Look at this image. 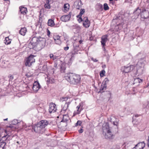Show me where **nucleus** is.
<instances>
[{"instance_id": "obj_1", "label": "nucleus", "mask_w": 149, "mask_h": 149, "mask_svg": "<svg viewBox=\"0 0 149 149\" xmlns=\"http://www.w3.org/2000/svg\"><path fill=\"white\" fill-rule=\"evenodd\" d=\"M65 79L71 84H77L81 79L80 75L73 73H68L65 74Z\"/></svg>"}, {"instance_id": "obj_2", "label": "nucleus", "mask_w": 149, "mask_h": 149, "mask_svg": "<svg viewBox=\"0 0 149 149\" xmlns=\"http://www.w3.org/2000/svg\"><path fill=\"white\" fill-rule=\"evenodd\" d=\"M48 124L49 122L47 120H42L36 125L33 129L36 132L42 133L45 131V128Z\"/></svg>"}, {"instance_id": "obj_3", "label": "nucleus", "mask_w": 149, "mask_h": 149, "mask_svg": "<svg viewBox=\"0 0 149 149\" xmlns=\"http://www.w3.org/2000/svg\"><path fill=\"white\" fill-rule=\"evenodd\" d=\"M102 130V134L106 139H112L114 138V135L111 132L108 123H104L103 124Z\"/></svg>"}, {"instance_id": "obj_4", "label": "nucleus", "mask_w": 149, "mask_h": 149, "mask_svg": "<svg viewBox=\"0 0 149 149\" xmlns=\"http://www.w3.org/2000/svg\"><path fill=\"white\" fill-rule=\"evenodd\" d=\"M45 41L46 40L45 38L40 37H34L32 38L31 43L34 47L40 45L41 47L42 48L44 46Z\"/></svg>"}, {"instance_id": "obj_5", "label": "nucleus", "mask_w": 149, "mask_h": 149, "mask_svg": "<svg viewBox=\"0 0 149 149\" xmlns=\"http://www.w3.org/2000/svg\"><path fill=\"white\" fill-rule=\"evenodd\" d=\"M116 22L117 26H116L115 29L116 31L121 29L123 28V25L124 24L122 16L116 17L115 19L113 20V22Z\"/></svg>"}, {"instance_id": "obj_6", "label": "nucleus", "mask_w": 149, "mask_h": 149, "mask_svg": "<svg viewBox=\"0 0 149 149\" xmlns=\"http://www.w3.org/2000/svg\"><path fill=\"white\" fill-rule=\"evenodd\" d=\"M135 68V66L131 65L129 66L122 67H121V70L122 72L126 73L131 71Z\"/></svg>"}, {"instance_id": "obj_7", "label": "nucleus", "mask_w": 149, "mask_h": 149, "mask_svg": "<svg viewBox=\"0 0 149 149\" xmlns=\"http://www.w3.org/2000/svg\"><path fill=\"white\" fill-rule=\"evenodd\" d=\"M34 56L33 55H31L28 58L25 63L26 66L30 67L32 63L35 62V59L34 58Z\"/></svg>"}, {"instance_id": "obj_8", "label": "nucleus", "mask_w": 149, "mask_h": 149, "mask_svg": "<svg viewBox=\"0 0 149 149\" xmlns=\"http://www.w3.org/2000/svg\"><path fill=\"white\" fill-rule=\"evenodd\" d=\"M108 40L107 36L105 35L103 36L101 38V42L102 45V49L104 51H105V46L106 45V43Z\"/></svg>"}, {"instance_id": "obj_9", "label": "nucleus", "mask_w": 149, "mask_h": 149, "mask_svg": "<svg viewBox=\"0 0 149 149\" xmlns=\"http://www.w3.org/2000/svg\"><path fill=\"white\" fill-rule=\"evenodd\" d=\"M49 106V112H56L57 111V107L56 104L54 103L53 102L50 103Z\"/></svg>"}, {"instance_id": "obj_10", "label": "nucleus", "mask_w": 149, "mask_h": 149, "mask_svg": "<svg viewBox=\"0 0 149 149\" xmlns=\"http://www.w3.org/2000/svg\"><path fill=\"white\" fill-rule=\"evenodd\" d=\"M73 46L74 47L73 50L71 52V56L72 58L74 56V55L77 53L78 51V49L79 48V46L78 44H77L76 43H73Z\"/></svg>"}, {"instance_id": "obj_11", "label": "nucleus", "mask_w": 149, "mask_h": 149, "mask_svg": "<svg viewBox=\"0 0 149 149\" xmlns=\"http://www.w3.org/2000/svg\"><path fill=\"white\" fill-rule=\"evenodd\" d=\"M32 88L34 91L37 92L40 88V86L38 82L35 81L33 83Z\"/></svg>"}, {"instance_id": "obj_12", "label": "nucleus", "mask_w": 149, "mask_h": 149, "mask_svg": "<svg viewBox=\"0 0 149 149\" xmlns=\"http://www.w3.org/2000/svg\"><path fill=\"white\" fill-rule=\"evenodd\" d=\"M145 146L144 142H139L136 144L132 149H143Z\"/></svg>"}, {"instance_id": "obj_13", "label": "nucleus", "mask_w": 149, "mask_h": 149, "mask_svg": "<svg viewBox=\"0 0 149 149\" xmlns=\"http://www.w3.org/2000/svg\"><path fill=\"white\" fill-rule=\"evenodd\" d=\"M141 18L144 19H147L149 17V12L145 10H143L141 13Z\"/></svg>"}, {"instance_id": "obj_14", "label": "nucleus", "mask_w": 149, "mask_h": 149, "mask_svg": "<svg viewBox=\"0 0 149 149\" xmlns=\"http://www.w3.org/2000/svg\"><path fill=\"white\" fill-rule=\"evenodd\" d=\"M83 24L84 27L86 28L90 26V22L88 20L87 17H85L84 18Z\"/></svg>"}, {"instance_id": "obj_15", "label": "nucleus", "mask_w": 149, "mask_h": 149, "mask_svg": "<svg viewBox=\"0 0 149 149\" xmlns=\"http://www.w3.org/2000/svg\"><path fill=\"white\" fill-rule=\"evenodd\" d=\"M141 10L139 8H137L136 9L134 12V14L135 15L134 18L136 19L138 17V16L141 13Z\"/></svg>"}, {"instance_id": "obj_16", "label": "nucleus", "mask_w": 149, "mask_h": 149, "mask_svg": "<svg viewBox=\"0 0 149 149\" xmlns=\"http://www.w3.org/2000/svg\"><path fill=\"white\" fill-rule=\"evenodd\" d=\"M141 64L140 63H139L137 64V67L138 68L137 70V72L139 74H141L142 73L143 70V65L141 64V66H139H139Z\"/></svg>"}, {"instance_id": "obj_17", "label": "nucleus", "mask_w": 149, "mask_h": 149, "mask_svg": "<svg viewBox=\"0 0 149 149\" xmlns=\"http://www.w3.org/2000/svg\"><path fill=\"white\" fill-rule=\"evenodd\" d=\"M71 17L70 15H65L62 16L61 19V20L63 22H66L69 20Z\"/></svg>"}, {"instance_id": "obj_18", "label": "nucleus", "mask_w": 149, "mask_h": 149, "mask_svg": "<svg viewBox=\"0 0 149 149\" xmlns=\"http://www.w3.org/2000/svg\"><path fill=\"white\" fill-rule=\"evenodd\" d=\"M20 11L21 13L23 15H26L27 12V8L23 6L19 7Z\"/></svg>"}, {"instance_id": "obj_19", "label": "nucleus", "mask_w": 149, "mask_h": 149, "mask_svg": "<svg viewBox=\"0 0 149 149\" xmlns=\"http://www.w3.org/2000/svg\"><path fill=\"white\" fill-rule=\"evenodd\" d=\"M76 108L78 112H81L82 110L84 108L83 103L82 102L80 103L77 106Z\"/></svg>"}, {"instance_id": "obj_20", "label": "nucleus", "mask_w": 149, "mask_h": 149, "mask_svg": "<svg viewBox=\"0 0 149 149\" xmlns=\"http://www.w3.org/2000/svg\"><path fill=\"white\" fill-rule=\"evenodd\" d=\"M27 31L26 28L24 27L22 28L19 31L20 34L22 36H24Z\"/></svg>"}, {"instance_id": "obj_21", "label": "nucleus", "mask_w": 149, "mask_h": 149, "mask_svg": "<svg viewBox=\"0 0 149 149\" xmlns=\"http://www.w3.org/2000/svg\"><path fill=\"white\" fill-rule=\"evenodd\" d=\"M48 24L49 26L51 27L54 26L55 25L54 21L51 19H49L48 21Z\"/></svg>"}, {"instance_id": "obj_22", "label": "nucleus", "mask_w": 149, "mask_h": 149, "mask_svg": "<svg viewBox=\"0 0 149 149\" xmlns=\"http://www.w3.org/2000/svg\"><path fill=\"white\" fill-rule=\"evenodd\" d=\"M142 80L139 79V78H137L135 79L134 81L133 84H134L136 83H140L142 82Z\"/></svg>"}, {"instance_id": "obj_23", "label": "nucleus", "mask_w": 149, "mask_h": 149, "mask_svg": "<svg viewBox=\"0 0 149 149\" xmlns=\"http://www.w3.org/2000/svg\"><path fill=\"white\" fill-rule=\"evenodd\" d=\"M69 5L68 3H66L64 6V8L65 12L67 11L69 9Z\"/></svg>"}, {"instance_id": "obj_24", "label": "nucleus", "mask_w": 149, "mask_h": 149, "mask_svg": "<svg viewBox=\"0 0 149 149\" xmlns=\"http://www.w3.org/2000/svg\"><path fill=\"white\" fill-rule=\"evenodd\" d=\"M63 116V120L64 121H65L68 120L69 119L68 115L67 114L62 115Z\"/></svg>"}, {"instance_id": "obj_25", "label": "nucleus", "mask_w": 149, "mask_h": 149, "mask_svg": "<svg viewBox=\"0 0 149 149\" xmlns=\"http://www.w3.org/2000/svg\"><path fill=\"white\" fill-rule=\"evenodd\" d=\"M68 107L67 104H65L64 106L62 108L61 111H69V110L68 109Z\"/></svg>"}, {"instance_id": "obj_26", "label": "nucleus", "mask_w": 149, "mask_h": 149, "mask_svg": "<svg viewBox=\"0 0 149 149\" xmlns=\"http://www.w3.org/2000/svg\"><path fill=\"white\" fill-rule=\"evenodd\" d=\"M97 10H102L103 8V6L100 4H97L96 6Z\"/></svg>"}, {"instance_id": "obj_27", "label": "nucleus", "mask_w": 149, "mask_h": 149, "mask_svg": "<svg viewBox=\"0 0 149 149\" xmlns=\"http://www.w3.org/2000/svg\"><path fill=\"white\" fill-rule=\"evenodd\" d=\"M107 87V85H104L102 84L101 87L100 89V91L102 92H103V91L104 90L106 89V88Z\"/></svg>"}, {"instance_id": "obj_28", "label": "nucleus", "mask_w": 149, "mask_h": 149, "mask_svg": "<svg viewBox=\"0 0 149 149\" xmlns=\"http://www.w3.org/2000/svg\"><path fill=\"white\" fill-rule=\"evenodd\" d=\"M8 37H6L5 38V40L4 41L6 45H8L10 44L11 42V41L9 40Z\"/></svg>"}, {"instance_id": "obj_29", "label": "nucleus", "mask_w": 149, "mask_h": 149, "mask_svg": "<svg viewBox=\"0 0 149 149\" xmlns=\"http://www.w3.org/2000/svg\"><path fill=\"white\" fill-rule=\"evenodd\" d=\"M109 81L107 78H105L102 84L104 85H106L108 83Z\"/></svg>"}, {"instance_id": "obj_30", "label": "nucleus", "mask_w": 149, "mask_h": 149, "mask_svg": "<svg viewBox=\"0 0 149 149\" xmlns=\"http://www.w3.org/2000/svg\"><path fill=\"white\" fill-rule=\"evenodd\" d=\"M19 122H20V121L19 122V121L17 119H14L12 122V124L14 125L17 124Z\"/></svg>"}, {"instance_id": "obj_31", "label": "nucleus", "mask_w": 149, "mask_h": 149, "mask_svg": "<svg viewBox=\"0 0 149 149\" xmlns=\"http://www.w3.org/2000/svg\"><path fill=\"white\" fill-rule=\"evenodd\" d=\"M44 6L45 8L50 9V3H46L45 5Z\"/></svg>"}, {"instance_id": "obj_32", "label": "nucleus", "mask_w": 149, "mask_h": 149, "mask_svg": "<svg viewBox=\"0 0 149 149\" xmlns=\"http://www.w3.org/2000/svg\"><path fill=\"white\" fill-rule=\"evenodd\" d=\"M104 9L105 10H107L109 9V7L108 5L106 3H105L104 4Z\"/></svg>"}, {"instance_id": "obj_33", "label": "nucleus", "mask_w": 149, "mask_h": 149, "mask_svg": "<svg viewBox=\"0 0 149 149\" xmlns=\"http://www.w3.org/2000/svg\"><path fill=\"white\" fill-rule=\"evenodd\" d=\"M132 58V56L130 54H128L126 56L125 59L127 60L129 59H131Z\"/></svg>"}, {"instance_id": "obj_34", "label": "nucleus", "mask_w": 149, "mask_h": 149, "mask_svg": "<svg viewBox=\"0 0 149 149\" xmlns=\"http://www.w3.org/2000/svg\"><path fill=\"white\" fill-rule=\"evenodd\" d=\"M50 57L52 58L53 60H55L56 59V56H54L52 54H50L49 55Z\"/></svg>"}, {"instance_id": "obj_35", "label": "nucleus", "mask_w": 149, "mask_h": 149, "mask_svg": "<svg viewBox=\"0 0 149 149\" xmlns=\"http://www.w3.org/2000/svg\"><path fill=\"white\" fill-rule=\"evenodd\" d=\"M69 97H63L61 98V100L62 101H66L68 99Z\"/></svg>"}, {"instance_id": "obj_36", "label": "nucleus", "mask_w": 149, "mask_h": 149, "mask_svg": "<svg viewBox=\"0 0 149 149\" xmlns=\"http://www.w3.org/2000/svg\"><path fill=\"white\" fill-rule=\"evenodd\" d=\"M55 42L57 44L60 45L61 44V42L60 39L54 40Z\"/></svg>"}, {"instance_id": "obj_37", "label": "nucleus", "mask_w": 149, "mask_h": 149, "mask_svg": "<svg viewBox=\"0 0 149 149\" xmlns=\"http://www.w3.org/2000/svg\"><path fill=\"white\" fill-rule=\"evenodd\" d=\"M60 36H59L58 35L55 36L54 37V40L60 39Z\"/></svg>"}, {"instance_id": "obj_38", "label": "nucleus", "mask_w": 149, "mask_h": 149, "mask_svg": "<svg viewBox=\"0 0 149 149\" xmlns=\"http://www.w3.org/2000/svg\"><path fill=\"white\" fill-rule=\"evenodd\" d=\"M81 124V122L80 120H78L75 124V126H77L78 125H80Z\"/></svg>"}, {"instance_id": "obj_39", "label": "nucleus", "mask_w": 149, "mask_h": 149, "mask_svg": "<svg viewBox=\"0 0 149 149\" xmlns=\"http://www.w3.org/2000/svg\"><path fill=\"white\" fill-rule=\"evenodd\" d=\"M85 12V10L84 9H82L80 10V15H82Z\"/></svg>"}, {"instance_id": "obj_40", "label": "nucleus", "mask_w": 149, "mask_h": 149, "mask_svg": "<svg viewBox=\"0 0 149 149\" xmlns=\"http://www.w3.org/2000/svg\"><path fill=\"white\" fill-rule=\"evenodd\" d=\"M105 73V71L104 70H103L102 71V72L100 74V75L101 77H103L104 75V74Z\"/></svg>"}, {"instance_id": "obj_41", "label": "nucleus", "mask_w": 149, "mask_h": 149, "mask_svg": "<svg viewBox=\"0 0 149 149\" xmlns=\"http://www.w3.org/2000/svg\"><path fill=\"white\" fill-rule=\"evenodd\" d=\"M9 78V80H13V75H9L8 76Z\"/></svg>"}, {"instance_id": "obj_42", "label": "nucleus", "mask_w": 149, "mask_h": 149, "mask_svg": "<svg viewBox=\"0 0 149 149\" xmlns=\"http://www.w3.org/2000/svg\"><path fill=\"white\" fill-rule=\"evenodd\" d=\"M92 60L94 62H97L98 61V60H97L96 59L94 58H91Z\"/></svg>"}, {"instance_id": "obj_43", "label": "nucleus", "mask_w": 149, "mask_h": 149, "mask_svg": "<svg viewBox=\"0 0 149 149\" xmlns=\"http://www.w3.org/2000/svg\"><path fill=\"white\" fill-rule=\"evenodd\" d=\"M78 131L79 133H82L83 132V130L82 129V128H81L80 130H79Z\"/></svg>"}, {"instance_id": "obj_44", "label": "nucleus", "mask_w": 149, "mask_h": 149, "mask_svg": "<svg viewBox=\"0 0 149 149\" xmlns=\"http://www.w3.org/2000/svg\"><path fill=\"white\" fill-rule=\"evenodd\" d=\"M113 124L114 125H118V122L116 121H113Z\"/></svg>"}, {"instance_id": "obj_45", "label": "nucleus", "mask_w": 149, "mask_h": 149, "mask_svg": "<svg viewBox=\"0 0 149 149\" xmlns=\"http://www.w3.org/2000/svg\"><path fill=\"white\" fill-rule=\"evenodd\" d=\"M47 35L48 36H49V35L50 34V32L48 29H47Z\"/></svg>"}, {"instance_id": "obj_46", "label": "nucleus", "mask_w": 149, "mask_h": 149, "mask_svg": "<svg viewBox=\"0 0 149 149\" xmlns=\"http://www.w3.org/2000/svg\"><path fill=\"white\" fill-rule=\"evenodd\" d=\"M69 48V47L67 46L66 47H64V49L65 50L67 51L68 49Z\"/></svg>"}, {"instance_id": "obj_47", "label": "nucleus", "mask_w": 149, "mask_h": 149, "mask_svg": "<svg viewBox=\"0 0 149 149\" xmlns=\"http://www.w3.org/2000/svg\"><path fill=\"white\" fill-rule=\"evenodd\" d=\"M3 130L0 128V136H1V134L3 132Z\"/></svg>"}, {"instance_id": "obj_48", "label": "nucleus", "mask_w": 149, "mask_h": 149, "mask_svg": "<svg viewBox=\"0 0 149 149\" xmlns=\"http://www.w3.org/2000/svg\"><path fill=\"white\" fill-rule=\"evenodd\" d=\"M52 0H46V3H50L52 2Z\"/></svg>"}, {"instance_id": "obj_49", "label": "nucleus", "mask_w": 149, "mask_h": 149, "mask_svg": "<svg viewBox=\"0 0 149 149\" xmlns=\"http://www.w3.org/2000/svg\"><path fill=\"white\" fill-rule=\"evenodd\" d=\"M70 104V102H66L65 104H67L68 105V106Z\"/></svg>"}, {"instance_id": "obj_50", "label": "nucleus", "mask_w": 149, "mask_h": 149, "mask_svg": "<svg viewBox=\"0 0 149 149\" xmlns=\"http://www.w3.org/2000/svg\"><path fill=\"white\" fill-rule=\"evenodd\" d=\"M147 108H148L149 109L148 111H149V102H148L147 106H146Z\"/></svg>"}, {"instance_id": "obj_51", "label": "nucleus", "mask_w": 149, "mask_h": 149, "mask_svg": "<svg viewBox=\"0 0 149 149\" xmlns=\"http://www.w3.org/2000/svg\"><path fill=\"white\" fill-rule=\"evenodd\" d=\"M83 41L82 40H80L79 41V43L80 44H81V43H82V42H83Z\"/></svg>"}, {"instance_id": "obj_52", "label": "nucleus", "mask_w": 149, "mask_h": 149, "mask_svg": "<svg viewBox=\"0 0 149 149\" xmlns=\"http://www.w3.org/2000/svg\"><path fill=\"white\" fill-rule=\"evenodd\" d=\"M134 116L135 117H138L140 115H138V114H135V115Z\"/></svg>"}, {"instance_id": "obj_53", "label": "nucleus", "mask_w": 149, "mask_h": 149, "mask_svg": "<svg viewBox=\"0 0 149 149\" xmlns=\"http://www.w3.org/2000/svg\"><path fill=\"white\" fill-rule=\"evenodd\" d=\"M148 146L149 147V137H148Z\"/></svg>"}, {"instance_id": "obj_54", "label": "nucleus", "mask_w": 149, "mask_h": 149, "mask_svg": "<svg viewBox=\"0 0 149 149\" xmlns=\"http://www.w3.org/2000/svg\"><path fill=\"white\" fill-rule=\"evenodd\" d=\"M79 19H80V20L81 21H82V19L81 18H79Z\"/></svg>"}, {"instance_id": "obj_55", "label": "nucleus", "mask_w": 149, "mask_h": 149, "mask_svg": "<svg viewBox=\"0 0 149 149\" xmlns=\"http://www.w3.org/2000/svg\"><path fill=\"white\" fill-rule=\"evenodd\" d=\"M8 120V118H6V119H4L3 120Z\"/></svg>"}, {"instance_id": "obj_56", "label": "nucleus", "mask_w": 149, "mask_h": 149, "mask_svg": "<svg viewBox=\"0 0 149 149\" xmlns=\"http://www.w3.org/2000/svg\"><path fill=\"white\" fill-rule=\"evenodd\" d=\"M102 68H104V67H106L105 65H104L102 66Z\"/></svg>"}, {"instance_id": "obj_57", "label": "nucleus", "mask_w": 149, "mask_h": 149, "mask_svg": "<svg viewBox=\"0 0 149 149\" xmlns=\"http://www.w3.org/2000/svg\"><path fill=\"white\" fill-rule=\"evenodd\" d=\"M92 37H90L89 38V39L91 40H92Z\"/></svg>"}, {"instance_id": "obj_58", "label": "nucleus", "mask_w": 149, "mask_h": 149, "mask_svg": "<svg viewBox=\"0 0 149 149\" xmlns=\"http://www.w3.org/2000/svg\"><path fill=\"white\" fill-rule=\"evenodd\" d=\"M6 136H3L2 137V138H5L6 137Z\"/></svg>"}, {"instance_id": "obj_59", "label": "nucleus", "mask_w": 149, "mask_h": 149, "mask_svg": "<svg viewBox=\"0 0 149 149\" xmlns=\"http://www.w3.org/2000/svg\"><path fill=\"white\" fill-rule=\"evenodd\" d=\"M109 1L110 2H111L113 1V0H109Z\"/></svg>"}, {"instance_id": "obj_60", "label": "nucleus", "mask_w": 149, "mask_h": 149, "mask_svg": "<svg viewBox=\"0 0 149 149\" xmlns=\"http://www.w3.org/2000/svg\"><path fill=\"white\" fill-rule=\"evenodd\" d=\"M4 1H8V0H3Z\"/></svg>"}, {"instance_id": "obj_61", "label": "nucleus", "mask_w": 149, "mask_h": 149, "mask_svg": "<svg viewBox=\"0 0 149 149\" xmlns=\"http://www.w3.org/2000/svg\"><path fill=\"white\" fill-rule=\"evenodd\" d=\"M9 127H12V126H9Z\"/></svg>"}, {"instance_id": "obj_62", "label": "nucleus", "mask_w": 149, "mask_h": 149, "mask_svg": "<svg viewBox=\"0 0 149 149\" xmlns=\"http://www.w3.org/2000/svg\"><path fill=\"white\" fill-rule=\"evenodd\" d=\"M57 66V64H56V65H55V67H56Z\"/></svg>"}, {"instance_id": "obj_63", "label": "nucleus", "mask_w": 149, "mask_h": 149, "mask_svg": "<svg viewBox=\"0 0 149 149\" xmlns=\"http://www.w3.org/2000/svg\"><path fill=\"white\" fill-rule=\"evenodd\" d=\"M17 143H19V142L18 141H17Z\"/></svg>"}, {"instance_id": "obj_64", "label": "nucleus", "mask_w": 149, "mask_h": 149, "mask_svg": "<svg viewBox=\"0 0 149 149\" xmlns=\"http://www.w3.org/2000/svg\"><path fill=\"white\" fill-rule=\"evenodd\" d=\"M57 118H59V116H58V117H57Z\"/></svg>"}]
</instances>
